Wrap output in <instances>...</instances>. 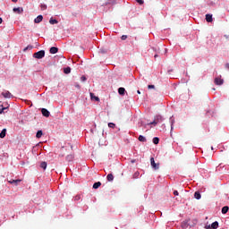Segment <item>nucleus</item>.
<instances>
[{
	"mask_svg": "<svg viewBox=\"0 0 229 229\" xmlns=\"http://www.w3.org/2000/svg\"><path fill=\"white\" fill-rule=\"evenodd\" d=\"M34 58H37L38 60H40L46 56V51L40 50L38 52H36L33 54Z\"/></svg>",
	"mask_w": 229,
	"mask_h": 229,
	"instance_id": "f257e3e1",
	"label": "nucleus"
},
{
	"mask_svg": "<svg viewBox=\"0 0 229 229\" xmlns=\"http://www.w3.org/2000/svg\"><path fill=\"white\" fill-rule=\"evenodd\" d=\"M225 83V81L219 77H216L215 79V85H223Z\"/></svg>",
	"mask_w": 229,
	"mask_h": 229,
	"instance_id": "f03ea898",
	"label": "nucleus"
},
{
	"mask_svg": "<svg viewBox=\"0 0 229 229\" xmlns=\"http://www.w3.org/2000/svg\"><path fill=\"white\" fill-rule=\"evenodd\" d=\"M150 164H151V166L153 167V169H155V170L158 169V165L157 163H155L154 157L150 158Z\"/></svg>",
	"mask_w": 229,
	"mask_h": 229,
	"instance_id": "7ed1b4c3",
	"label": "nucleus"
},
{
	"mask_svg": "<svg viewBox=\"0 0 229 229\" xmlns=\"http://www.w3.org/2000/svg\"><path fill=\"white\" fill-rule=\"evenodd\" d=\"M21 182H22V180H21V179L10 180V181H8V183L14 184V185H19V183H21Z\"/></svg>",
	"mask_w": 229,
	"mask_h": 229,
	"instance_id": "20e7f679",
	"label": "nucleus"
},
{
	"mask_svg": "<svg viewBox=\"0 0 229 229\" xmlns=\"http://www.w3.org/2000/svg\"><path fill=\"white\" fill-rule=\"evenodd\" d=\"M41 114H42V115H44V117H49V115H50V113L46 108L41 109Z\"/></svg>",
	"mask_w": 229,
	"mask_h": 229,
	"instance_id": "39448f33",
	"label": "nucleus"
},
{
	"mask_svg": "<svg viewBox=\"0 0 229 229\" xmlns=\"http://www.w3.org/2000/svg\"><path fill=\"white\" fill-rule=\"evenodd\" d=\"M2 96L4 98H13V96L12 95V93H10V91H4V92H2Z\"/></svg>",
	"mask_w": 229,
	"mask_h": 229,
	"instance_id": "423d86ee",
	"label": "nucleus"
},
{
	"mask_svg": "<svg viewBox=\"0 0 229 229\" xmlns=\"http://www.w3.org/2000/svg\"><path fill=\"white\" fill-rule=\"evenodd\" d=\"M43 19H44V16L38 15V16L34 20V22H35L36 24H38V23L42 22V20H43Z\"/></svg>",
	"mask_w": 229,
	"mask_h": 229,
	"instance_id": "0eeeda50",
	"label": "nucleus"
},
{
	"mask_svg": "<svg viewBox=\"0 0 229 229\" xmlns=\"http://www.w3.org/2000/svg\"><path fill=\"white\" fill-rule=\"evenodd\" d=\"M181 226H182V228H183V229L189 228V220L183 221V222L182 223Z\"/></svg>",
	"mask_w": 229,
	"mask_h": 229,
	"instance_id": "6e6552de",
	"label": "nucleus"
},
{
	"mask_svg": "<svg viewBox=\"0 0 229 229\" xmlns=\"http://www.w3.org/2000/svg\"><path fill=\"white\" fill-rule=\"evenodd\" d=\"M13 12L17 13H22V12H24V10L21 7H14L13 9Z\"/></svg>",
	"mask_w": 229,
	"mask_h": 229,
	"instance_id": "1a4fd4ad",
	"label": "nucleus"
},
{
	"mask_svg": "<svg viewBox=\"0 0 229 229\" xmlns=\"http://www.w3.org/2000/svg\"><path fill=\"white\" fill-rule=\"evenodd\" d=\"M50 53H51V55H56V53H58V47H52L50 48Z\"/></svg>",
	"mask_w": 229,
	"mask_h": 229,
	"instance_id": "9d476101",
	"label": "nucleus"
},
{
	"mask_svg": "<svg viewBox=\"0 0 229 229\" xmlns=\"http://www.w3.org/2000/svg\"><path fill=\"white\" fill-rule=\"evenodd\" d=\"M66 160H67V162H72V160H74V155L70 154V155L66 156Z\"/></svg>",
	"mask_w": 229,
	"mask_h": 229,
	"instance_id": "9b49d317",
	"label": "nucleus"
},
{
	"mask_svg": "<svg viewBox=\"0 0 229 229\" xmlns=\"http://www.w3.org/2000/svg\"><path fill=\"white\" fill-rule=\"evenodd\" d=\"M89 96H90V99L92 101H99V98L98 97H96V95H94V93H89Z\"/></svg>",
	"mask_w": 229,
	"mask_h": 229,
	"instance_id": "f8f14e48",
	"label": "nucleus"
},
{
	"mask_svg": "<svg viewBox=\"0 0 229 229\" xmlns=\"http://www.w3.org/2000/svg\"><path fill=\"white\" fill-rule=\"evenodd\" d=\"M124 92H126V89L124 88L118 89V94H120V96H124Z\"/></svg>",
	"mask_w": 229,
	"mask_h": 229,
	"instance_id": "ddd939ff",
	"label": "nucleus"
},
{
	"mask_svg": "<svg viewBox=\"0 0 229 229\" xmlns=\"http://www.w3.org/2000/svg\"><path fill=\"white\" fill-rule=\"evenodd\" d=\"M6 137V129H3L0 132V139H4Z\"/></svg>",
	"mask_w": 229,
	"mask_h": 229,
	"instance_id": "4468645a",
	"label": "nucleus"
},
{
	"mask_svg": "<svg viewBox=\"0 0 229 229\" xmlns=\"http://www.w3.org/2000/svg\"><path fill=\"white\" fill-rule=\"evenodd\" d=\"M211 228L217 229L219 228V223L217 221L211 224Z\"/></svg>",
	"mask_w": 229,
	"mask_h": 229,
	"instance_id": "2eb2a0df",
	"label": "nucleus"
},
{
	"mask_svg": "<svg viewBox=\"0 0 229 229\" xmlns=\"http://www.w3.org/2000/svg\"><path fill=\"white\" fill-rule=\"evenodd\" d=\"M206 21L207 22H212V21H214L212 19V14H206Z\"/></svg>",
	"mask_w": 229,
	"mask_h": 229,
	"instance_id": "dca6fc26",
	"label": "nucleus"
},
{
	"mask_svg": "<svg viewBox=\"0 0 229 229\" xmlns=\"http://www.w3.org/2000/svg\"><path fill=\"white\" fill-rule=\"evenodd\" d=\"M194 198L195 199H201V193H199V191H195Z\"/></svg>",
	"mask_w": 229,
	"mask_h": 229,
	"instance_id": "f3484780",
	"label": "nucleus"
},
{
	"mask_svg": "<svg viewBox=\"0 0 229 229\" xmlns=\"http://www.w3.org/2000/svg\"><path fill=\"white\" fill-rule=\"evenodd\" d=\"M106 178H107V182H114V174H108Z\"/></svg>",
	"mask_w": 229,
	"mask_h": 229,
	"instance_id": "a211bd4d",
	"label": "nucleus"
},
{
	"mask_svg": "<svg viewBox=\"0 0 229 229\" xmlns=\"http://www.w3.org/2000/svg\"><path fill=\"white\" fill-rule=\"evenodd\" d=\"M99 187H101V182H98L93 184V189H99Z\"/></svg>",
	"mask_w": 229,
	"mask_h": 229,
	"instance_id": "6ab92c4d",
	"label": "nucleus"
},
{
	"mask_svg": "<svg viewBox=\"0 0 229 229\" xmlns=\"http://www.w3.org/2000/svg\"><path fill=\"white\" fill-rule=\"evenodd\" d=\"M64 74H71V67H66L64 69Z\"/></svg>",
	"mask_w": 229,
	"mask_h": 229,
	"instance_id": "aec40b11",
	"label": "nucleus"
},
{
	"mask_svg": "<svg viewBox=\"0 0 229 229\" xmlns=\"http://www.w3.org/2000/svg\"><path fill=\"white\" fill-rule=\"evenodd\" d=\"M138 140H140V142H146V137L140 135Z\"/></svg>",
	"mask_w": 229,
	"mask_h": 229,
	"instance_id": "412c9836",
	"label": "nucleus"
},
{
	"mask_svg": "<svg viewBox=\"0 0 229 229\" xmlns=\"http://www.w3.org/2000/svg\"><path fill=\"white\" fill-rule=\"evenodd\" d=\"M40 167H41V169L46 170L47 167V162H42V163L40 164Z\"/></svg>",
	"mask_w": 229,
	"mask_h": 229,
	"instance_id": "4be33fe9",
	"label": "nucleus"
},
{
	"mask_svg": "<svg viewBox=\"0 0 229 229\" xmlns=\"http://www.w3.org/2000/svg\"><path fill=\"white\" fill-rule=\"evenodd\" d=\"M228 209H229L228 206H225V207L222 208V214H227Z\"/></svg>",
	"mask_w": 229,
	"mask_h": 229,
	"instance_id": "5701e85b",
	"label": "nucleus"
},
{
	"mask_svg": "<svg viewBox=\"0 0 229 229\" xmlns=\"http://www.w3.org/2000/svg\"><path fill=\"white\" fill-rule=\"evenodd\" d=\"M49 22L50 24H58V21H56V19H53V18H50Z\"/></svg>",
	"mask_w": 229,
	"mask_h": 229,
	"instance_id": "b1692460",
	"label": "nucleus"
},
{
	"mask_svg": "<svg viewBox=\"0 0 229 229\" xmlns=\"http://www.w3.org/2000/svg\"><path fill=\"white\" fill-rule=\"evenodd\" d=\"M42 135H43L42 131H38L36 137H37V139H40L42 137Z\"/></svg>",
	"mask_w": 229,
	"mask_h": 229,
	"instance_id": "393cba45",
	"label": "nucleus"
},
{
	"mask_svg": "<svg viewBox=\"0 0 229 229\" xmlns=\"http://www.w3.org/2000/svg\"><path fill=\"white\" fill-rule=\"evenodd\" d=\"M28 49H29V50L33 49V46H31V45L27 46V47L23 49V51L26 52V51H28Z\"/></svg>",
	"mask_w": 229,
	"mask_h": 229,
	"instance_id": "a878e982",
	"label": "nucleus"
},
{
	"mask_svg": "<svg viewBox=\"0 0 229 229\" xmlns=\"http://www.w3.org/2000/svg\"><path fill=\"white\" fill-rule=\"evenodd\" d=\"M158 142H160V139H158V137H155V138L153 139V143H154V144H158Z\"/></svg>",
	"mask_w": 229,
	"mask_h": 229,
	"instance_id": "bb28decb",
	"label": "nucleus"
},
{
	"mask_svg": "<svg viewBox=\"0 0 229 229\" xmlns=\"http://www.w3.org/2000/svg\"><path fill=\"white\" fill-rule=\"evenodd\" d=\"M40 8L41 10H47V5L45 4H41Z\"/></svg>",
	"mask_w": 229,
	"mask_h": 229,
	"instance_id": "cd10ccee",
	"label": "nucleus"
},
{
	"mask_svg": "<svg viewBox=\"0 0 229 229\" xmlns=\"http://www.w3.org/2000/svg\"><path fill=\"white\" fill-rule=\"evenodd\" d=\"M108 127H109V128H115V123H108Z\"/></svg>",
	"mask_w": 229,
	"mask_h": 229,
	"instance_id": "c85d7f7f",
	"label": "nucleus"
},
{
	"mask_svg": "<svg viewBox=\"0 0 229 229\" xmlns=\"http://www.w3.org/2000/svg\"><path fill=\"white\" fill-rule=\"evenodd\" d=\"M148 124H154V126H157V124H158V122L157 120H154L153 122L149 123Z\"/></svg>",
	"mask_w": 229,
	"mask_h": 229,
	"instance_id": "c756f323",
	"label": "nucleus"
},
{
	"mask_svg": "<svg viewBox=\"0 0 229 229\" xmlns=\"http://www.w3.org/2000/svg\"><path fill=\"white\" fill-rule=\"evenodd\" d=\"M140 174L139 172H135L134 174H133V178H139V175Z\"/></svg>",
	"mask_w": 229,
	"mask_h": 229,
	"instance_id": "7c9ffc66",
	"label": "nucleus"
},
{
	"mask_svg": "<svg viewBox=\"0 0 229 229\" xmlns=\"http://www.w3.org/2000/svg\"><path fill=\"white\" fill-rule=\"evenodd\" d=\"M137 3H139V4H144V1L143 0H135Z\"/></svg>",
	"mask_w": 229,
	"mask_h": 229,
	"instance_id": "2f4dec72",
	"label": "nucleus"
},
{
	"mask_svg": "<svg viewBox=\"0 0 229 229\" xmlns=\"http://www.w3.org/2000/svg\"><path fill=\"white\" fill-rule=\"evenodd\" d=\"M122 40H126V38H128V36L127 35H123L121 37Z\"/></svg>",
	"mask_w": 229,
	"mask_h": 229,
	"instance_id": "473e14b6",
	"label": "nucleus"
},
{
	"mask_svg": "<svg viewBox=\"0 0 229 229\" xmlns=\"http://www.w3.org/2000/svg\"><path fill=\"white\" fill-rule=\"evenodd\" d=\"M4 111V108L2 105H0V114H3V112Z\"/></svg>",
	"mask_w": 229,
	"mask_h": 229,
	"instance_id": "72a5a7b5",
	"label": "nucleus"
},
{
	"mask_svg": "<svg viewBox=\"0 0 229 229\" xmlns=\"http://www.w3.org/2000/svg\"><path fill=\"white\" fill-rule=\"evenodd\" d=\"M81 81H87V77L82 76V77L81 78Z\"/></svg>",
	"mask_w": 229,
	"mask_h": 229,
	"instance_id": "f704fd0d",
	"label": "nucleus"
},
{
	"mask_svg": "<svg viewBox=\"0 0 229 229\" xmlns=\"http://www.w3.org/2000/svg\"><path fill=\"white\" fill-rule=\"evenodd\" d=\"M148 89H155V85H148Z\"/></svg>",
	"mask_w": 229,
	"mask_h": 229,
	"instance_id": "c9c22d12",
	"label": "nucleus"
},
{
	"mask_svg": "<svg viewBox=\"0 0 229 229\" xmlns=\"http://www.w3.org/2000/svg\"><path fill=\"white\" fill-rule=\"evenodd\" d=\"M178 194H179V193H178V191H174V196H178Z\"/></svg>",
	"mask_w": 229,
	"mask_h": 229,
	"instance_id": "e433bc0d",
	"label": "nucleus"
},
{
	"mask_svg": "<svg viewBox=\"0 0 229 229\" xmlns=\"http://www.w3.org/2000/svg\"><path fill=\"white\" fill-rule=\"evenodd\" d=\"M206 229H213V228H212V225H207Z\"/></svg>",
	"mask_w": 229,
	"mask_h": 229,
	"instance_id": "4c0bfd02",
	"label": "nucleus"
},
{
	"mask_svg": "<svg viewBox=\"0 0 229 229\" xmlns=\"http://www.w3.org/2000/svg\"><path fill=\"white\" fill-rule=\"evenodd\" d=\"M0 24H3V18L0 17Z\"/></svg>",
	"mask_w": 229,
	"mask_h": 229,
	"instance_id": "58836bf2",
	"label": "nucleus"
},
{
	"mask_svg": "<svg viewBox=\"0 0 229 229\" xmlns=\"http://www.w3.org/2000/svg\"><path fill=\"white\" fill-rule=\"evenodd\" d=\"M174 124V122H172V124H171V130H173V125Z\"/></svg>",
	"mask_w": 229,
	"mask_h": 229,
	"instance_id": "ea45409f",
	"label": "nucleus"
},
{
	"mask_svg": "<svg viewBox=\"0 0 229 229\" xmlns=\"http://www.w3.org/2000/svg\"><path fill=\"white\" fill-rule=\"evenodd\" d=\"M226 69H229V64H225Z\"/></svg>",
	"mask_w": 229,
	"mask_h": 229,
	"instance_id": "a19ab883",
	"label": "nucleus"
},
{
	"mask_svg": "<svg viewBox=\"0 0 229 229\" xmlns=\"http://www.w3.org/2000/svg\"><path fill=\"white\" fill-rule=\"evenodd\" d=\"M75 87H77V89H80V84H76Z\"/></svg>",
	"mask_w": 229,
	"mask_h": 229,
	"instance_id": "79ce46f5",
	"label": "nucleus"
},
{
	"mask_svg": "<svg viewBox=\"0 0 229 229\" xmlns=\"http://www.w3.org/2000/svg\"><path fill=\"white\" fill-rule=\"evenodd\" d=\"M12 1H13V3H17L18 0H12Z\"/></svg>",
	"mask_w": 229,
	"mask_h": 229,
	"instance_id": "37998d69",
	"label": "nucleus"
},
{
	"mask_svg": "<svg viewBox=\"0 0 229 229\" xmlns=\"http://www.w3.org/2000/svg\"><path fill=\"white\" fill-rule=\"evenodd\" d=\"M158 56V55H155L154 58H157Z\"/></svg>",
	"mask_w": 229,
	"mask_h": 229,
	"instance_id": "c03bdc74",
	"label": "nucleus"
},
{
	"mask_svg": "<svg viewBox=\"0 0 229 229\" xmlns=\"http://www.w3.org/2000/svg\"><path fill=\"white\" fill-rule=\"evenodd\" d=\"M137 94H140V90H138V91H137Z\"/></svg>",
	"mask_w": 229,
	"mask_h": 229,
	"instance_id": "a18cd8bd",
	"label": "nucleus"
},
{
	"mask_svg": "<svg viewBox=\"0 0 229 229\" xmlns=\"http://www.w3.org/2000/svg\"><path fill=\"white\" fill-rule=\"evenodd\" d=\"M59 157H64V154H60Z\"/></svg>",
	"mask_w": 229,
	"mask_h": 229,
	"instance_id": "49530a36",
	"label": "nucleus"
},
{
	"mask_svg": "<svg viewBox=\"0 0 229 229\" xmlns=\"http://www.w3.org/2000/svg\"><path fill=\"white\" fill-rule=\"evenodd\" d=\"M159 119H162V116H157Z\"/></svg>",
	"mask_w": 229,
	"mask_h": 229,
	"instance_id": "de8ad7c7",
	"label": "nucleus"
},
{
	"mask_svg": "<svg viewBox=\"0 0 229 229\" xmlns=\"http://www.w3.org/2000/svg\"><path fill=\"white\" fill-rule=\"evenodd\" d=\"M131 162H132V164H133V163L135 162V160H132Z\"/></svg>",
	"mask_w": 229,
	"mask_h": 229,
	"instance_id": "09e8293b",
	"label": "nucleus"
}]
</instances>
